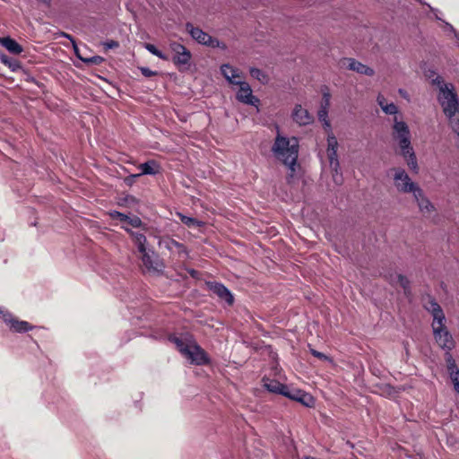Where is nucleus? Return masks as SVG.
<instances>
[{"label":"nucleus","instance_id":"f257e3e1","mask_svg":"<svg viewBox=\"0 0 459 459\" xmlns=\"http://www.w3.org/2000/svg\"><path fill=\"white\" fill-rule=\"evenodd\" d=\"M169 340L176 345L181 355L192 364L200 366L210 362L207 353L197 344L191 334H173L169 336Z\"/></svg>","mask_w":459,"mask_h":459},{"label":"nucleus","instance_id":"f03ea898","mask_svg":"<svg viewBox=\"0 0 459 459\" xmlns=\"http://www.w3.org/2000/svg\"><path fill=\"white\" fill-rule=\"evenodd\" d=\"M392 136L393 139L398 143L401 155L405 159L410 169L417 172L418 162L415 152L411 146V132L409 126L404 121L398 120L396 117L394 118Z\"/></svg>","mask_w":459,"mask_h":459},{"label":"nucleus","instance_id":"7ed1b4c3","mask_svg":"<svg viewBox=\"0 0 459 459\" xmlns=\"http://www.w3.org/2000/svg\"><path fill=\"white\" fill-rule=\"evenodd\" d=\"M425 307L433 317L432 329L436 342L449 353L455 347V342L445 326L446 317L441 307L435 300H430Z\"/></svg>","mask_w":459,"mask_h":459},{"label":"nucleus","instance_id":"20e7f679","mask_svg":"<svg viewBox=\"0 0 459 459\" xmlns=\"http://www.w3.org/2000/svg\"><path fill=\"white\" fill-rule=\"evenodd\" d=\"M275 157L284 165L290 168L291 172L295 170V165L299 154V142L297 138L290 139L278 135L273 146Z\"/></svg>","mask_w":459,"mask_h":459},{"label":"nucleus","instance_id":"39448f33","mask_svg":"<svg viewBox=\"0 0 459 459\" xmlns=\"http://www.w3.org/2000/svg\"><path fill=\"white\" fill-rule=\"evenodd\" d=\"M429 78L431 80V83L438 90L437 99L439 104L452 100L455 101V100L458 99L453 83L445 82L443 78L435 72H430Z\"/></svg>","mask_w":459,"mask_h":459},{"label":"nucleus","instance_id":"423d86ee","mask_svg":"<svg viewBox=\"0 0 459 459\" xmlns=\"http://www.w3.org/2000/svg\"><path fill=\"white\" fill-rule=\"evenodd\" d=\"M429 78L431 80V83L438 90L437 99L439 104L452 100L455 101V100L458 99L453 83L445 82L443 78L435 72H430Z\"/></svg>","mask_w":459,"mask_h":459},{"label":"nucleus","instance_id":"0eeeda50","mask_svg":"<svg viewBox=\"0 0 459 459\" xmlns=\"http://www.w3.org/2000/svg\"><path fill=\"white\" fill-rule=\"evenodd\" d=\"M338 143L334 135H328L327 138V156L331 169L333 170V179L335 184L342 183V175L340 172V163L337 157Z\"/></svg>","mask_w":459,"mask_h":459},{"label":"nucleus","instance_id":"6e6552de","mask_svg":"<svg viewBox=\"0 0 459 459\" xmlns=\"http://www.w3.org/2000/svg\"><path fill=\"white\" fill-rule=\"evenodd\" d=\"M394 184L400 193L413 194L420 186L414 183L403 169H394Z\"/></svg>","mask_w":459,"mask_h":459},{"label":"nucleus","instance_id":"1a4fd4ad","mask_svg":"<svg viewBox=\"0 0 459 459\" xmlns=\"http://www.w3.org/2000/svg\"><path fill=\"white\" fill-rule=\"evenodd\" d=\"M452 130L459 135V99L440 104Z\"/></svg>","mask_w":459,"mask_h":459},{"label":"nucleus","instance_id":"9d476101","mask_svg":"<svg viewBox=\"0 0 459 459\" xmlns=\"http://www.w3.org/2000/svg\"><path fill=\"white\" fill-rule=\"evenodd\" d=\"M0 318L4 320L13 332L26 333L32 329V326L27 321L19 320L2 307H0Z\"/></svg>","mask_w":459,"mask_h":459},{"label":"nucleus","instance_id":"9b49d317","mask_svg":"<svg viewBox=\"0 0 459 459\" xmlns=\"http://www.w3.org/2000/svg\"><path fill=\"white\" fill-rule=\"evenodd\" d=\"M186 28L191 37L198 43L212 48L220 46V43L217 39H212V36L203 31L201 29L194 27L191 23H186Z\"/></svg>","mask_w":459,"mask_h":459},{"label":"nucleus","instance_id":"f8f14e48","mask_svg":"<svg viewBox=\"0 0 459 459\" xmlns=\"http://www.w3.org/2000/svg\"><path fill=\"white\" fill-rule=\"evenodd\" d=\"M142 254L141 260L144 268L150 273H161L163 271V264L160 261V259L154 255L153 252H151L145 249L144 252H140Z\"/></svg>","mask_w":459,"mask_h":459},{"label":"nucleus","instance_id":"ddd939ff","mask_svg":"<svg viewBox=\"0 0 459 459\" xmlns=\"http://www.w3.org/2000/svg\"><path fill=\"white\" fill-rule=\"evenodd\" d=\"M284 396L297 401L307 407H312L315 403L313 396L300 389L286 386Z\"/></svg>","mask_w":459,"mask_h":459},{"label":"nucleus","instance_id":"4468645a","mask_svg":"<svg viewBox=\"0 0 459 459\" xmlns=\"http://www.w3.org/2000/svg\"><path fill=\"white\" fill-rule=\"evenodd\" d=\"M237 85L239 86L236 96L238 101L252 106H257L259 104V100L253 95L252 89L247 82L242 81Z\"/></svg>","mask_w":459,"mask_h":459},{"label":"nucleus","instance_id":"2eb2a0df","mask_svg":"<svg viewBox=\"0 0 459 459\" xmlns=\"http://www.w3.org/2000/svg\"><path fill=\"white\" fill-rule=\"evenodd\" d=\"M169 48L173 52V62L176 65H186L191 59V53L185 46L178 42H171Z\"/></svg>","mask_w":459,"mask_h":459},{"label":"nucleus","instance_id":"dca6fc26","mask_svg":"<svg viewBox=\"0 0 459 459\" xmlns=\"http://www.w3.org/2000/svg\"><path fill=\"white\" fill-rule=\"evenodd\" d=\"M342 65L346 66L350 70L355 71L360 74L371 76L374 70L353 58H344L342 60Z\"/></svg>","mask_w":459,"mask_h":459},{"label":"nucleus","instance_id":"f3484780","mask_svg":"<svg viewBox=\"0 0 459 459\" xmlns=\"http://www.w3.org/2000/svg\"><path fill=\"white\" fill-rule=\"evenodd\" d=\"M221 74L225 77V79L230 84H238L243 81L242 73L236 67H233L230 65H222L221 67Z\"/></svg>","mask_w":459,"mask_h":459},{"label":"nucleus","instance_id":"a211bd4d","mask_svg":"<svg viewBox=\"0 0 459 459\" xmlns=\"http://www.w3.org/2000/svg\"><path fill=\"white\" fill-rule=\"evenodd\" d=\"M209 290L220 299L225 300L228 305H232L234 299L231 292L223 284L218 282H208Z\"/></svg>","mask_w":459,"mask_h":459},{"label":"nucleus","instance_id":"6ab92c4d","mask_svg":"<svg viewBox=\"0 0 459 459\" xmlns=\"http://www.w3.org/2000/svg\"><path fill=\"white\" fill-rule=\"evenodd\" d=\"M162 244L165 248H167L172 254H177L179 258H187L188 252L183 244L172 238L163 240Z\"/></svg>","mask_w":459,"mask_h":459},{"label":"nucleus","instance_id":"aec40b11","mask_svg":"<svg viewBox=\"0 0 459 459\" xmlns=\"http://www.w3.org/2000/svg\"><path fill=\"white\" fill-rule=\"evenodd\" d=\"M293 120L300 126L309 125L313 122V116L301 105H296L292 112Z\"/></svg>","mask_w":459,"mask_h":459},{"label":"nucleus","instance_id":"412c9836","mask_svg":"<svg viewBox=\"0 0 459 459\" xmlns=\"http://www.w3.org/2000/svg\"><path fill=\"white\" fill-rule=\"evenodd\" d=\"M415 201L418 204L419 209L422 213L429 214L434 206L428 198L425 197L422 189L420 187L412 194Z\"/></svg>","mask_w":459,"mask_h":459},{"label":"nucleus","instance_id":"4be33fe9","mask_svg":"<svg viewBox=\"0 0 459 459\" xmlns=\"http://www.w3.org/2000/svg\"><path fill=\"white\" fill-rule=\"evenodd\" d=\"M446 361L447 363V369L449 371L450 378L454 385V388H459V369L455 365V361L450 353L446 354Z\"/></svg>","mask_w":459,"mask_h":459},{"label":"nucleus","instance_id":"5701e85b","mask_svg":"<svg viewBox=\"0 0 459 459\" xmlns=\"http://www.w3.org/2000/svg\"><path fill=\"white\" fill-rule=\"evenodd\" d=\"M122 228L126 231H127L130 234V236L133 238V240H134V244L136 245L138 251L144 252L146 249L145 244L147 241L144 234L141 233V232L134 231L127 226H122Z\"/></svg>","mask_w":459,"mask_h":459},{"label":"nucleus","instance_id":"b1692460","mask_svg":"<svg viewBox=\"0 0 459 459\" xmlns=\"http://www.w3.org/2000/svg\"><path fill=\"white\" fill-rule=\"evenodd\" d=\"M138 168L141 170V172L138 173L140 177L143 175H156L160 170L159 163L154 160H150L142 163Z\"/></svg>","mask_w":459,"mask_h":459},{"label":"nucleus","instance_id":"393cba45","mask_svg":"<svg viewBox=\"0 0 459 459\" xmlns=\"http://www.w3.org/2000/svg\"><path fill=\"white\" fill-rule=\"evenodd\" d=\"M263 384H264V388H266L269 392L274 393V394H280L282 395L284 394V392H285L286 386H287V385L280 383L277 380L270 379L267 377L263 378Z\"/></svg>","mask_w":459,"mask_h":459},{"label":"nucleus","instance_id":"a878e982","mask_svg":"<svg viewBox=\"0 0 459 459\" xmlns=\"http://www.w3.org/2000/svg\"><path fill=\"white\" fill-rule=\"evenodd\" d=\"M0 45L14 55H19L23 51L22 47L10 37L0 38Z\"/></svg>","mask_w":459,"mask_h":459},{"label":"nucleus","instance_id":"bb28decb","mask_svg":"<svg viewBox=\"0 0 459 459\" xmlns=\"http://www.w3.org/2000/svg\"><path fill=\"white\" fill-rule=\"evenodd\" d=\"M329 99H330L329 94L325 93L324 95L325 106L318 112L319 120L324 123V126L326 130H329L331 127L330 122L327 119V106L329 105Z\"/></svg>","mask_w":459,"mask_h":459},{"label":"nucleus","instance_id":"cd10ccee","mask_svg":"<svg viewBox=\"0 0 459 459\" xmlns=\"http://www.w3.org/2000/svg\"><path fill=\"white\" fill-rule=\"evenodd\" d=\"M390 281L392 283H398L404 290L405 293L409 292L410 281L404 275L395 274L394 276H391Z\"/></svg>","mask_w":459,"mask_h":459},{"label":"nucleus","instance_id":"c85d7f7f","mask_svg":"<svg viewBox=\"0 0 459 459\" xmlns=\"http://www.w3.org/2000/svg\"><path fill=\"white\" fill-rule=\"evenodd\" d=\"M177 215L179 217L182 223L186 225L189 228H196L201 227L204 223L195 218L186 216L180 212H178Z\"/></svg>","mask_w":459,"mask_h":459},{"label":"nucleus","instance_id":"c756f323","mask_svg":"<svg viewBox=\"0 0 459 459\" xmlns=\"http://www.w3.org/2000/svg\"><path fill=\"white\" fill-rule=\"evenodd\" d=\"M250 75L259 81L263 84H266L269 82L268 75L258 68H250Z\"/></svg>","mask_w":459,"mask_h":459},{"label":"nucleus","instance_id":"7c9ffc66","mask_svg":"<svg viewBox=\"0 0 459 459\" xmlns=\"http://www.w3.org/2000/svg\"><path fill=\"white\" fill-rule=\"evenodd\" d=\"M126 223L125 226L128 228H135V229H143L145 230V226L143 223L142 220L137 216L128 217L127 220L124 221Z\"/></svg>","mask_w":459,"mask_h":459},{"label":"nucleus","instance_id":"2f4dec72","mask_svg":"<svg viewBox=\"0 0 459 459\" xmlns=\"http://www.w3.org/2000/svg\"><path fill=\"white\" fill-rule=\"evenodd\" d=\"M144 48L152 55L156 56L157 57L167 60L168 56L164 55L161 51H160L154 45L150 43H145Z\"/></svg>","mask_w":459,"mask_h":459},{"label":"nucleus","instance_id":"473e14b6","mask_svg":"<svg viewBox=\"0 0 459 459\" xmlns=\"http://www.w3.org/2000/svg\"><path fill=\"white\" fill-rule=\"evenodd\" d=\"M0 60L3 64L8 65L9 67L12 68V70H15L16 67H18V64L15 60L8 57L6 55L4 54H1L0 55Z\"/></svg>","mask_w":459,"mask_h":459},{"label":"nucleus","instance_id":"72a5a7b5","mask_svg":"<svg viewBox=\"0 0 459 459\" xmlns=\"http://www.w3.org/2000/svg\"><path fill=\"white\" fill-rule=\"evenodd\" d=\"M382 110L388 115H395L398 113V108L395 104L388 103L383 107Z\"/></svg>","mask_w":459,"mask_h":459},{"label":"nucleus","instance_id":"f704fd0d","mask_svg":"<svg viewBox=\"0 0 459 459\" xmlns=\"http://www.w3.org/2000/svg\"><path fill=\"white\" fill-rule=\"evenodd\" d=\"M109 216L112 218V219H117L119 220L120 221H125L126 220L128 219V216L120 212H117V211H111L109 212Z\"/></svg>","mask_w":459,"mask_h":459},{"label":"nucleus","instance_id":"c9c22d12","mask_svg":"<svg viewBox=\"0 0 459 459\" xmlns=\"http://www.w3.org/2000/svg\"><path fill=\"white\" fill-rule=\"evenodd\" d=\"M78 56L83 62L89 63V64L100 65L103 61V58L101 56H92L91 58H87V59H84V58L81 57L80 56Z\"/></svg>","mask_w":459,"mask_h":459},{"label":"nucleus","instance_id":"e433bc0d","mask_svg":"<svg viewBox=\"0 0 459 459\" xmlns=\"http://www.w3.org/2000/svg\"><path fill=\"white\" fill-rule=\"evenodd\" d=\"M106 49L116 48L118 47V42L116 40H108L103 43Z\"/></svg>","mask_w":459,"mask_h":459},{"label":"nucleus","instance_id":"4c0bfd02","mask_svg":"<svg viewBox=\"0 0 459 459\" xmlns=\"http://www.w3.org/2000/svg\"><path fill=\"white\" fill-rule=\"evenodd\" d=\"M140 70H141L142 74L145 77H152L154 74H156V72L152 71L148 67H141Z\"/></svg>","mask_w":459,"mask_h":459},{"label":"nucleus","instance_id":"58836bf2","mask_svg":"<svg viewBox=\"0 0 459 459\" xmlns=\"http://www.w3.org/2000/svg\"><path fill=\"white\" fill-rule=\"evenodd\" d=\"M310 351H311V353L315 357H316V358H318L320 359H328V357L326 355H325L324 353L320 352V351H317L313 350V349H311Z\"/></svg>","mask_w":459,"mask_h":459},{"label":"nucleus","instance_id":"ea45409f","mask_svg":"<svg viewBox=\"0 0 459 459\" xmlns=\"http://www.w3.org/2000/svg\"><path fill=\"white\" fill-rule=\"evenodd\" d=\"M140 177L139 174H133V175H130L128 177H126L125 178V182L127 184V185H132L134 181V178Z\"/></svg>","mask_w":459,"mask_h":459},{"label":"nucleus","instance_id":"a19ab883","mask_svg":"<svg viewBox=\"0 0 459 459\" xmlns=\"http://www.w3.org/2000/svg\"><path fill=\"white\" fill-rule=\"evenodd\" d=\"M377 100L381 108H383L385 105L388 104L385 98L383 95H378Z\"/></svg>","mask_w":459,"mask_h":459},{"label":"nucleus","instance_id":"79ce46f5","mask_svg":"<svg viewBox=\"0 0 459 459\" xmlns=\"http://www.w3.org/2000/svg\"><path fill=\"white\" fill-rule=\"evenodd\" d=\"M446 28H447L451 32H453V33L455 34V37L456 39H458V40H459V32H458V31H456V30H455V28H454L450 23L446 22Z\"/></svg>","mask_w":459,"mask_h":459},{"label":"nucleus","instance_id":"37998d69","mask_svg":"<svg viewBox=\"0 0 459 459\" xmlns=\"http://www.w3.org/2000/svg\"><path fill=\"white\" fill-rule=\"evenodd\" d=\"M126 202H128V203H134L136 200H135V198H134V196H132V195H127V196L126 197Z\"/></svg>","mask_w":459,"mask_h":459},{"label":"nucleus","instance_id":"c03bdc74","mask_svg":"<svg viewBox=\"0 0 459 459\" xmlns=\"http://www.w3.org/2000/svg\"><path fill=\"white\" fill-rule=\"evenodd\" d=\"M42 4H46L47 6H49L51 4V0H39Z\"/></svg>","mask_w":459,"mask_h":459},{"label":"nucleus","instance_id":"a18cd8bd","mask_svg":"<svg viewBox=\"0 0 459 459\" xmlns=\"http://www.w3.org/2000/svg\"><path fill=\"white\" fill-rule=\"evenodd\" d=\"M64 36L65 38L69 39L73 42L74 46L75 47V42H74V40L73 39V38L70 35H68L66 33H64Z\"/></svg>","mask_w":459,"mask_h":459},{"label":"nucleus","instance_id":"49530a36","mask_svg":"<svg viewBox=\"0 0 459 459\" xmlns=\"http://www.w3.org/2000/svg\"><path fill=\"white\" fill-rule=\"evenodd\" d=\"M190 273H191V275L195 276L196 272L195 270H192Z\"/></svg>","mask_w":459,"mask_h":459},{"label":"nucleus","instance_id":"de8ad7c7","mask_svg":"<svg viewBox=\"0 0 459 459\" xmlns=\"http://www.w3.org/2000/svg\"><path fill=\"white\" fill-rule=\"evenodd\" d=\"M399 91L402 95H404V92L402 90H400Z\"/></svg>","mask_w":459,"mask_h":459},{"label":"nucleus","instance_id":"09e8293b","mask_svg":"<svg viewBox=\"0 0 459 459\" xmlns=\"http://www.w3.org/2000/svg\"><path fill=\"white\" fill-rule=\"evenodd\" d=\"M456 393L459 394V388L458 389H455Z\"/></svg>","mask_w":459,"mask_h":459}]
</instances>
